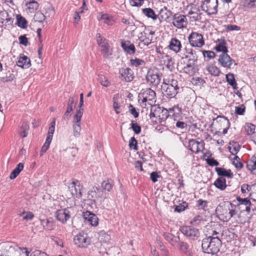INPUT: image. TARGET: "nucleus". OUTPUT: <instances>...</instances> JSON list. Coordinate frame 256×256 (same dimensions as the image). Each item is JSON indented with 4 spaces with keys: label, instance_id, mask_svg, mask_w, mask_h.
<instances>
[{
    "label": "nucleus",
    "instance_id": "nucleus-62",
    "mask_svg": "<svg viewBox=\"0 0 256 256\" xmlns=\"http://www.w3.org/2000/svg\"><path fill=\"white\" fill-rule=\"evenodd\" d=\"M220 230L218 231L217 230H211V232H210L211 236H208L207 238H220V236H222V234L220 232Z\"/></svg>",
    "mask_w": 256,
    "mask_h": 256
},
{
    "label": "nucleus",
    "instance_id": "nucleus-23",
    "mask_svg": "<svg viewBox=\"0 0 256 256\" xmlns=\"http://www.w3.org/2000/svg\"><path fill=\"white\" fill-rule=\"evenodd\" d=\"M154 34V32L150 30L149 32V34L144 33L145 38H143V34L140 33L141 36H139L138 38L140 42L144 46H148L152 42V35Z\"/></svg>",
    "mask_w": 256,
    "mask_h": 256
},
{
    "label": "nucleus",
    "instance_id": "nucleus-24",
    "mask_svg": "<svg viewBox=\"0 0 256 256\" xmlns=\"http://www.w3.org/2000/svg\"><path fill=\"white\" fill-rule=\"evenodd\" d=\"M16 64L18 66L22 68H28L31 65L30 59L24 55L20 56L16 62Z\"/></svg>",
    "mask_w": 256,
    "mask_h": 256
},
{
    "label": "nucleus",
    "instance_id": "nucleus-36",
    "mask_svg": "<svg viewBox=\"0 0 256 256\" xmlns=\"http://www.w3.org/2000/svg\"><path fill=\"white\" fill-rule=\"evenodd\" d=\"M169 112L172 113L173 116L174 117V120H176V118L181 116L182 114V108L178 106H174L172 108H170Z\"/></svg>",
    "mask_w": 256,
    "mask_h": 256
},
{
    "label": "nucleus",
    "instance_id": "nucleus-20",
    "mask_svg": "<svg viewBox=\"0 0 256 256\" xmlns=\"http://www.w3.org/2000/svg\"><path fill=\"white\" fill-rule=\"evenodd\" d=\"M160 112L163 113V115L165 116L166 118H168V110L164 108L162 109L161 108L157 107L156 106L152 107L149 116L150 118H152L160 117V116L158 114Z\"/></svg>",
    "mask_w": 256,
    "mask_h": 256
},
{
    "label": "nucleus",
    "instance_id": "nucleus-15",
    "mask_svg": "<svg viewBox=\"0 0 256 256\" xmlns=\"http://www.w3.org/2000/svg\"><path fill=\"white\" fill-rule=\"evenodd\" d=\"M188 147L190 150L197 154L204 148V143L192 139L189 140Z\"/></svg>",
    "mask_w": 256,
    "mask_h": 256
},
{
    "label": "nucleus",
    "instance_id": "nucleus-60",
    "mask_svg": "<svg viewBox=\"0 0 256 256\" xmlns=\"http://www.w3.org/2000/svg\"><path fill=\"white\" fill-rule=\"evenodd\" d=\"M201 18V14L200 12V10H197V12L194 14L190 17V21L196 22L199 20Z\"/></svg>",
    "mask_w": 256,
    "mask_h": 256
},
{
    "label": "nucleus",
    "instance_id": "nucleus-46",
    "mask_svg": "<svg viewBox=\"0 0 256 256\" xmlns=\"http://www.w3.org/2000/svg\"><path fill=\"white\" fill-rule=\"evenodd\" d=\"M74 102V98L72 96H70L67 102L66 110H68V112H72L75 108L76 104Z\"/></svg>",
    "mask_w": 256,
    "mask_h": 256
},
{
    "label": "nucleus",
    "instance_id": "nucleus-61",
    "mask_svg": "<svg viewBox=\"0 0 256 256\" xmlns=\"http://www.w3.org/2000/svg\"><path fill=\"white\" fill-rule=\"evenodd\" d=\"M226 30V32L232 30H240V28L236 25L228 24L225 26Z\"/></svg>",
    "mask_w": 256,
    "mask_h": 256
},
{
    "label": "nucleus",
    "instance_id": "nucleus-55",
    "mask_svg": "<svg viewBox=\"0 0 256 256\" xmlns=\"http://www.w3.org/2000/svg\"><path fill=\"white\" fill-rule=\"evenodd\" d=\"M131 128L136 134H139L141 132L140 126L138 124L137 122L132 120L131 122Z\"/></svg>",
    "mask_w": 256,
    "mask_h": 256
},
{
    "label": "nucleus",
    "instance_id": "nucleus-8",
    "mask_svg": "<svg viewBox=\"0 0 256 256\" xmlns=\"http://www.w3.org/2000/svg\"><path fill=\"white\" fill-rule=\"evenodd\" d=\"M75 245L79 248H86L90 244V241L86 234L80 232L74 238Z\"/></svg>",
    "mask_w": 256,
    "mask_h": 256
},
{
    "label": "nucleus",
    "instance_id": "nucleus-18",
    "mask_svg": "<svg viewBox=\"0 0 256 256\" xmlns=\"http://www.w3.org/2000/svg\"><path fill=\"white\" fill-rule=\"evenodd\" d=\"M82 216L85 220L87 221L92 226H96L98 224V219L94 214L86 211L82 213Z\"/></svg>",
    "mask_w": 256,
    "mask_h": 256
},
{
    "label": "nucleus",
    "instance_id": "nucleus-14",
    "mask_svg": "<svg viewBox=\"0 0 256 256\" xmlns=\"http://www.w3.org/2000/svg\"><path fill=\"white\" fill-rule=\"evenodd\" d=\"M82 116L79 115H74L72 120V128L74 136L78 138L80 136L81 131L80 121Z\"/></svg>",
    "mask_w": 256,
    "mask_h": 256
},
{
    "label": "nucleus",
    "instance_id": "nucleus-47",
    "mask_svg": "<svg viewBox=\"0 0 256 256\" xmlns=\"http://www.w3.org/2000/svg\"><path fill=\"white\" fill-rule=\"evenodd\" d=\"M46 19L45 16L40 12H37L34 17V20L36 22L42 23Z\"/></svg>",
    "mask_w": 256,
    "mask_h": 256
},
{
    "label": "nucleus",
    "instance_id": "nucleus-45",
    "mask_svg": "<svg viewBox=\"0 0 256 256\" xmlns=\"http://www.w3.org/2000/svg\"><path fill=\"white\" fill-rule=\"evenodd\" d=\"M29 126L26 122H24L20 131V135L22 138H26L28 136Z\"/></svg>",
    "mask_w": 256,
    "mask_h": 256
},
{
    "label": "nucleus",
    "instance_id": "nucleus-9",
    "mask_svg": "<svg viewBox=\"0 0 256 256\" xmlns=\"http://www.w3.org/2000/svg\"><path fill=\"white\" fill-rule=\"evenodd\" d=\"M82 186L80 184V182L78 180L73 181L70 184L68 188L70 192L72 195L76 198H80L82 196Z\"/></svg>",
    "mask_w": 256,
    "mask_h": 256
},
{
    "label": "nucleus",
    "instance_id": "nucleus-51",
    "mask_svg": "<svg viewBox=\"0 0 256 256\" xmlns=\"http://www.w3.org/2000/svg\"><path fill=\"white\" fill-rule=\"evenodd\" d=\"M202 52L205 58H207V60H206V61L214 58L215 56V53L212 51L204 50H202Z\"/></svg>",
    "mask_w": 256,
    "mask_h": 256
},
{
    "label": "nucleus",
    "instance_id": "nucleus-3",
    "mask_svg": "<svg viewBox=\"0 0 256 256\" xmlns=\"http://www.w3.org/2000/svg\"><path fill=\"white\" fill-rule=\"evenodd\" d=\"M221 245L222 242L220 238H206L202 241V248L204 252L216 256Z\"/></svg>",
    "mask_w": 256,
    "mask_h": 256
},
{
    "label": "nucleus",
    "instance_id": "nucleus-49",
    "mask_svg": "<svg viewBox=\"0 0 256 256\" xmlns=\"http://www.w3.org/2000/svg\"><path fill=\"white\" fill-rule=\"evenodd\" d=\"M98 80L104 86L108 87L110 86V82L108 79L103 75H98Z\"/></svg>",
    "mask_w": 256,
    "mask_h": 256
},
{
    "label": "nucleus",
    "instance_id": "nucleus-33",
    "mask_svg": "<svg viewBox=\"0 0 256 256\" xmlns=\"http://www.w3.org/2000/svg\"><path fill=\"white\" fill-rule=\"evenodd\" d=\"M114 186L113 181L110 179H108L104 180L102 183V190L108 192H110Z\"/></svg>",
    "mask_w": 256,
    "mask_h": 256
},
{
    "label": "nucleus",
    "instance_id": "nucleus-2",
    "mask_svg": "<svg viewBox=\"0 0 256 256\" xmlns=\"http://www.w3.org/2000/svg\"><path fill=\"white\" fill-rule=\"evenodd\" d=\"M178 83L177 80L174 78L172 75L164 78L162 86L164 94L168 98H174L179 89Z\"/></svg>",
    "mask_w": 256,
    "mask_h": 256
},
{
    "label": "nucleus",
    "instance_id": "nucleus-1",
    "mask_svg": "<svg viewBox=\"0 0 256 256\" xmlns=\"http://www.w3.org/2000/svg\"><path fill=\"white\" fill-rule=\"evenodd\" d=\"M236 206L230 202H220L216 207V214L219 219L224 222H228L237 213Z\"/></svg>",
    "mask_w": 256,
    "mask_h": 256
},
{
    "label": "nucleus",
    "instance_id": "nucleus-39",
    "mask_svg": "<svg viewBox=\"0 0 256 256\" xmlns=\"http://www.w3.org/2000/svg\"><path fill=\"white\" fill-rule=\"evenodd\" d=\"M40 224L45 230H52L54 229V224L52 221L48 219L40 220Z\"/></svg>",
    "mask_w": 256,
    "mask_h": 256
},
{
    "label": "nucleus",
    "instance_id": "nucleus-26",
    "mask_svg": "<svg viewBox=\"0 0 256 256\" xmlns=\"http://www.w3.org/2000/svg\"><path fill=\"white\" fill-rule=\"evenodd\" d=\"M163 236L165 240H167L172 246H177L178 241V236H176L173 234L168 232H164Z\"/></svg>",
    "mask_w": 256,
    "mask_h": 256
},
{
    "label": "nucleus",
    "instance_id": "nucleus-5",
    "mask_svg": "<svg viewBox=\"0 0 256 256\" xmlns=\"http://www.w3.org/2000/svg\"><path fill=\"white\" fill-rule=\"evenodd\" d=\"M218 6V0H204L201 6L202 10L209 15L216 14Z\"/></svg>",
    "mask_w": 256,
    "mask_h": 256
},
{
    "label": "nucleus",
    "instance_id": "nucleus-13",
    "mask_svg": "<svg viewBox=\"0 0 256 256\" xmlns=\"http://www.w3.org/2000/svg\"><path fill=\"white\" fill-rule=\"evenodd\" d=\"M104 196V192L97 187H93L88 194V200L96 202V200L102 198Z\"/></svg>",
    "mask_w": 256,
    "mask_h": 256
},
{
    "label": "nucleus",
    "instance_id": "nucleus-56",
    "mask_svg": "<svg viewBox=\"0 0 256 256\" xmlns=\"http://www.w3.org/2000/svg\"><path fill=\"white\" fill-rule=\"evenodd\" d=\"M208 202L206 200H204L202 199H200L196 202L197 206L199 208L202 210H204L206 208L208 207Z\"/></svg>",
    "mask_w": 256,
    "mask_h": 256
},
{
    "label": "nucleus",
    "instance_id": "nucleus-16",
    "mask_svg": "<svg viewBox=\"0 0 256 256\" xmlns=\"http://www.w3.org/2000/svg\"><path fill=\"white\" fill-rule=\"evenodd\" d=\"M120 74L121 80L126 82L132 81L134 78V72L130 68L120 69Z\"/></svg>",
    "mask_w": 256,
    "mask_h": 256
},
{
    "label": "nucleus",
    "instance_id": "nucleus-34",
    "mask_svg": "<svg viewBox=\"0 0 256 256\" xmlns=\"http://www.w3.org/2000/svg\"><path fill=\"white\" fill-rule=\"evenodd\" d=\"M196 62L191 61L190 60H188L186 66L183 68L184 72L188 74H192L194 70V66Z\"/></svg>",
    "mask_w": 256,
    "mask_h": 256
},
{
    "label": "nucleus",
    "instance_id": "nucleus-6",
    "mask_svg": "<svg viewBox=\"0 0 256 256\" xmlns=\"http://www.w3.org/2000/svg\"><path fill=\"white\" fill-rule=\"evenodd\" d=\"M190 44L193 47L201 48L204 44V41L202 34L196 32H192L188 37Z\"/></svg>",
    "mask_w": 256,
    "mask_h": 256
},
{
    "label": "nucleus",
    "instance_id": "nucleus-28",
    "mask_svg": "<svg viewBox=\"0 0 256 256\" xmlns=\"http://www.w3.org/2000/svg\"><path fill=\"white\" fill-rule=\"evenodd\" d=\"M214 184L216 188L224 190L226 187V180L223 177H220L216 180Z\"/></svg>",
    "mask_w": 256,
    "mask_h": 256
},
{
    "label": "nucleus",
    "instance_id": "nucleus-29",
    "mask_svg": "<svg viewBox=\"0 0 256 256\" xmlns=\"http://www.w3.org/2000/svg\"><path fill=\"white\" fill-rule=\"evenodd\" d=\"M206 70L210 74L214 76H218L220 74V69L213 64L208 65L206 67Z\"/></svg>",
    "mask_w": 256,
    "mask_h": 256
},
{
    "label": "nucleus",
    "instance_id": "nucleus-17",
    "mask_svg": "<svg viewBox=\"0 0 256 256\" xmlns=\"http://www.w3.org/2000/svg\"><path fill=\"white\" fill-rule=\"evenodd\" d=\"M218 62L222 67L230 68L234 60L227 54L222 53L219 56Z\"/></svg>",
    "mask_w": 256,
    "mask_h": 256
},
{
    "label": "nucleus",
    "instance_id": "nucleus-58",
    "mask_svg": "<svg viewBox=\"0 0 256 256\" xmlns=\"http://www.w3.org/2000/svg\"><path fill=\"white\" fill-rule=\"evenodd\" d=\"M113 107L116 112L117 114H118L120 112L118 110L120 108V104L118 102V98L116 96L113 98Z\"/></svg>",
    "mask_w": 256,
    "mask_h": 256
},
{
    "label": "nucleus",
    "instance_id": "nucleus-42",
    "mask_svg": "<svg viewBox=\"0 0 256 256\" xmlns=\"http://www.w3.org/2000/svg\"><path fill=\"white\" fill-rule=\"evenodd\" d=\"M178 246L180 250L184 253H187L189 250L188 244L184 242L180 241V238L178 241L177 246Z\"/></svg>",
    "mask_w": 256,
    "mask_h": 256
},
{
    "label": "nucleus",
    "instance_id": "nucleus-10",
    "mask_svg": "<svg viewBox=\"0 0 256 256\" xmlns=\"http://www.w3.org/2000/svg\"><path fill=\"white\" fill-rule=\"evenodd\" d=\"M236 200L238 202L236 207L239 210H241V212H246L249 214L250 211V206L252 203L248 198H241L239 196L236 198Z\"/></svg>",
    "mask_w": 256,
    "mask_h": 256
},
{
    "label": "nucleus",
    "instance_id": "nucleus-57",
    "mask_svg": "<svg viewBox=\"0 0 256 256\" xmlns=\"http://www.w3.org/2000/svg\"><path fill=\"white\" fill-rule=\"evenodd\" d=\"M137 140L134 137H132L129 142V146L130 148L134 149L136 150H138Z\"/></svg>",
    "mask_w": 256,
    "mask_h": 256
},
{
    "label": "nucleus",
    "instance_id": "nucleus-21",
    "mask_svg": "<svg viewBox=\"0 0 256 256\" xmlns=\"http://www.w3.org/2000/svg\"><path fill=\"white\" fill-rule=\"evenodd\" d=\"M56 219L64 223L66 222L70 218V212L68 209L59 210L56 212Z\"/></svg>",
    "mask_w": 256,
    "mask_h": 256
},
{
    "label": "nucleus",
    "instance_id": "nucleus-22",
    "mask_svg": "<svg viewBox=\"0 0 256 256\" xmlns=\"http://www.w3.org/2000/svg\"><path fill=\"white\" fill-rule=\"evenodd\" d=\"M216 119L218 120V122L220 123V126L224 127L222 130V134H226L230 124L229 120L226 116H217Z\"/></svg>",
    "mask_w": 256,
    "mask_h": 256
},
{
    "label": "nucleus",
    "instance_id": "nucleus-63",
    "mask_svg": "<svg viewBox=\"0 0 256 256\" xmlns=\"http://www.w3.org/2000/svg\"><path fill=\"white\" fill-rule=\"evenodd\" d=\"M202 220L203 218L202 216L200 215L196 216L193 218L192 221V224L194 225L197 226L198 225Z\"/></svg>",
    "mask_w": 256,
    "mask_h": 256
},
{
    "label": "nucleus",
    "instance_id": "nucleus-59",
    "mask_svg": "<svg viewBox=\"0 0 256 256\" xmlns=\"http://www.w3.org/2000/svg\"><path fill=\"white\" fill-rule=\"evenodd\" d=\"M245 112V106L244 104H242L240 106H236L235 112L238 115H243Z\"/></svg>",
    "mask_w": 256,
    "mask_h": 256
},
{
    "label": "nucleus",
    "instance_id": "nucleus-4",
    "mask_svg": "<svg viewBox=\"0 0 256 256\" xmlns=\"http://www.w3.org/2000/svg\"><path fill=\"white\" fill-rule=\"evenodd\" d=\"M139 100H141L142 103L146 106V102L150 105L156 102V94L154 90L150 88L142 89L138 94Z\"/></svg>",
    "mask_w": 256,
    "mask_h": 256
},
{
    "label": "nucleus",
    "instance_id": "nucleus-31",
    "mask_svg": "<svg viewBox=\"0 0 256 256\" xmlns=\"http://www.w3.org/2000/svg\"><path fill=\"white\" fill-rule=\"evenodd\" d=\"M215 170L220 176H226L229 178H232L233 176V174L230 170H226L222 168H216Z\"/></svg>",
    "mask_w": 256,
    "mask_h": 256
},
{
    "label": "nucleus",
    "instance_id": "nucleus-27",
    "mask_svg": "<svg viewBox=\"0 0 256 256\" xmlns=\"http://www.w3.org/2000/svg\"><path fill=\"white\" fill-rule=\"evenodd\" d=\"M26 6L28 12H34L38 8V4L34 0H25Z\"/></svg>",
    "mask_w": 256,
    "mask_h": 256
},
{
    "label": "nucleus",
    "instance_id": "nucleus-7",
    "mask_svg": "<svg viewBox=\"0 0 256 256\" xmlns=\"http://www.w3.org/2000/svg\"><path fill=\"white\" fill-rule=\"evenodd\" d=\"M181 232L190 240H197L200 236V232L197 228L190 226H182L180 229Z\"/></svg>",
    "mask_w": 256,
    "mask_h": 256
},
{
    "label": "nucleus",
    "instance_id": "nucleus-25",
    "mask_svg": "<svg viewBox=\"0 0 256 256\" xmlns=\"http://www.w3.org/2000/svg\"><path fill=\"white\" fill-rule=\"evenodd\" d=\"M168 46L170 50L177 53L180 50L182 44L176 38H172L170 40Z\"/></svg>",
    "mask_w": 256,
    "mask_h": 256
},
{
    "label": "nucleus",
    "instance_id": "nucleus-48",
    "mask_svg": "<svg viewBox=\"0 0 256 256\" xmlns=\"http://www.w3.org/2000/svg\"><path fill=\"white\" fill-rule=\"evenodd\" d=\"M101 52L105 58H108L111 54L110 46L108 44L100 47Z\"/></svg>",
    "mask_w": 256,
    "mask_h": 256
},
{
    "label": "nucleus",
    "instance_id": "nucleus-11",
    "mask_svg": "<svg viewBox=\"0 0 256 256\" xmlns=\"http://www.w3.org/2000/svg\"><path fill=\"white\" fill-rule=\"evenodd\" d=\"M172 24L178 28H184L188 24L187 19L185 16L176 14L174 16Z\"/></svg>",
    "mask_w": 256,
    "mask_h": 256
},
{
    "label": "nucleus",
    "instance_id": "nucleus-54",
    "mask_svg": "<svg viewBox=\"0 0 256 256\" xmlns=\"http://www.w3.org/2000/svg\"><path fill=\"white\" fill-rule=\"evenodd\" d=\"M232 164L238 169H240L243 166V164L240 162V158L237 156H234Z\"/></svg>",
    "mask_w": 256,
    "mask_h": 256
},
{
    "label": "nucleus",
    "instance_id": "nucleus-35",
    "mask_svg": "<svg viewBox=\"0 0 256 256\" xmlns=\"http://www.w3.org/2000/svg\"><path fill=\"white\" fill-rule=\"evenodd\" d=\"M246 168L252 174H256V157L253 156L246 164Z\"/></svg>",
    "mask_w": 256,
    "mask_h": 256
},
{
    "label": "nucleus",
    "instance_id": "nucleus-53",
    "mask_svg": "<svg viewBox=\"0 0 256 256\" xmlns=\"http://www.w3.org/2000/svg\"><path fill=\"white\" fill-rule=\"evenodd\" d=\"M188 204L186 202H183L182 204H180L178 206H175L174 211L180 212L184 211L186 208L188 207Z\"/></svg>",
    "mask_w": 256,
    "mask_h": 256
},
{
    "label": "nucleus",
    "instance_id": "nucleus-32",
    "mask_svg": "<svg viewBox=\"0 0 256 256\" xmlns=\"http://www.w3.org/2000/svg\"><path fill=\"white\" fill-rule=\"evenodd\" d=\"M186 54L185 56V57L182 58H184L188 60H190L191 61L197 62L198 56L194 50L192 49L188 50H186Z\"/></svg>",
    "mask_w": 256,
    "mask_h": 256
},
{
    "label": "nucleus",
    "instance_id": "nucleus-44",
    "mask_svg": "<svg viewBox=\"0 0 256 256\" xmlns=\"http://www.w3.org/2000/svg\"><path fill=\"white\" fill-rule=\"evenodd\" d=\"M17 24L22 28H26L28 26V22L25 18L20 15L17 16Z\"/></svg>",
    "mask_w": 256,
    "mask_h": 256
},
{
    "label": "nucleus",
    "instance_id": "nucleus-30",
    "mask_svg": "<svg viewBox=\"0 0 256 256\" xmlns=\"http://www.w3.org/2000/svg\"><path fill=\"white\" fill-rule=\"evenodd\" d=\"M219 44L215 46V50L217 52H222V53L227 54L228 48L226 46V42L224 38L218 39Z\"/></svg>",
    "mask_w": 256,
    "mask_h": 256
},
{
    "label": "nucleus",
    "instance_id": "nucleus-40",
    "mask_svg": "<svg viewBox=\"0 0 256 256\" xmlns=\"http://www.w3.org/2000/svg\"><path fill=\"white\" fill-rule=\"evenodd\" d=\"M226 80L234 89L237 88V84L232 74L228 73L226 74Z\"/></svg>",
    "mask_w": 256,
    "mask_h": 256
},
{
    "label": "nucleus",
    "instance_id": "nucleus-52",
    "mask_svg": "<svg viewBox=\"0 0 256 256\" xmlns=\"http://www.w3.org/2000/svg\"><path fill=\"white\" fill-rule=\"evenodd\" d=\"M256 126L251 124H246L245 126V130L248 135H251L254 133Z\"/></svg>",
    "mask_w": 256,
    "mask_h": 256
},
{
    "label": "nucleus",
    "instance_id": "nucleus-41",
    "mask_svg": "<svg viewBox=\"0 0 256 256\" xmlns=\"http://www.w3.org/2000/svg\"><path fill=\"white\" fill-rule=\"evenodd\" d=\"M171 11L168 10L166 7L162 8L160 12V16L164 20H166L172 15Z\"/></svg>",
    "mask_w": 256,
    "mask_h": 256
},
{
    "label": "nucleus",
    "instance_id": "nucleus-64",
    "mask_svg": "<svg viewBox=\"0 0 256 256\" xmlns=\"http://www.w3.org/2000/svg\"><path fill=\"white\" fill-rule=\"evenodd\" d=\"M18 40L20 44L24 46H27L28 44V42L26 35H22L20 36Z\"/></svg>",
    "mask_w": 256,
    "mask_h": 256
},
{
    "label": "nucleus",
    "instance_id": "nucleus-43",
    "mask_svg": "<svg viewBox=\"0 0 256 256\" xmlns=\"http://www.w3.org/2000/svg\"><path fill=\"white\" fill-rule=\"evenodd\" d=\"M142 12L148 18H152L153 20H156L157 18V16L156 14L150 8H144Z\"/></svg>",
    "mask_w": 256,
    "mask_h": 256
},
{
    "label": "nucleus",
    "instance_id": "nucleus-37",
    "mask_svg": "<svg viewBox=\"0 0 256 256\" xmlns=\"http://www.w3.org/2000/svg\"><path fill=\"white\" fill-rule=\"evenodd\" d=\"M130 65L132 67H141L145 65V62L143 60L136 58L130 59Z\"/></svg>",
    "mask_w": 256,
    "mask_h": 256
},
{
    "label": "nucleus",
    "instance_id": "nucleus-12",
    "mask_svg": "<svg viewBox=\"0 0 256 256\" xmlns=\"http://www.w3.org/2000/svg\"><path fill=\"white\" fill-rule=\"evenodd\" d=\"M146 81L150 85L157 86L160 82L159 74L152 70L148 71L146 76Z\"/></svg>",
    "mask_w": 256,
    "mask_h": 256
},
{
    "label": "nucleus",
    "instance_id": "nucleus-19",
    "mask_svg": "<svg viewBox=\"0 0 256 256\" xmlns=\"http://www.w3.org/2000/svg\"><path fill=\"white\" fill-rule=\"evenodd\" d=\"M121 46L124 50L128 54H133L136 52V49L134 45L129 40H122Z\"/></svg>",
    "mask_w": 256,
    "mask_h": 256
},
{
    "label": "nucleus",
    "instance_id": "nucleus-38",
    "mask_svg": "<svg viewBox=\"0 0 256 256\" xmlns=\"http://www.w3.org/2000/svg\"><path fill=\"white\" fill-rule=\"evenodd\" d=\"M230 144L231 146L228 147L230 152L232 154H236L240 151V145L235 142H230Z\"/></svg>",
    "mask_w": 256,
    "mask_h": 256
},
{
    "label": "nucleus",
    "instance_id": "nucleus-50",
    "mask_svg": "<svg viewBox=\"0 0 256 256\" xmlns=\"http://www.w3.org/2000/svg\"><path fill=\"white\" fill-rule=\"evenodd\" d=\"M96 39L97 43L100 47L108 44L106 40L99 33L96 34Z\"/></svg>",
    "mask_w": 256,
    "mask_h": 256
}]
</instances>
